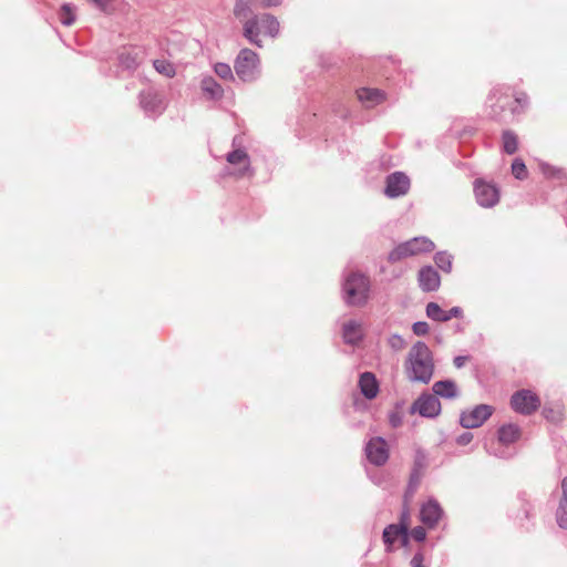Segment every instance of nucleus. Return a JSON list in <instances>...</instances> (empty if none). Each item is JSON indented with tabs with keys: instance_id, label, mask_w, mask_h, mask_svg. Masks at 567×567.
I'll use <instances>...</instances> for the list:
<instances>
[{
	"instance_id": "29",
	"label": "nucleus",
	"mask_w": 567,
	"mask_h": 567,
	"mask_svg": "<svg viewBox=\"0 0 567 567\" xmlns=\"http://www.w3.org/2000/svg\"><path fill=\"white\" fill-rule=\"evenodd\" d=\"M61 23L64 25H71L75 21L74 9L70 4H63L59 12Z\"/></svg>"
},
{
	"instance_id": "7",
	"label": "nucleus",
	"mask_w": 567,
	"mask_h": 567,
	"mask_svg": "<svg viewBox=\"0 0 567 567\" xmlns=\"http://www.w3.org/2000/svg\"><path fill=\"white\" fill-rule=\"evenodd\" d=\"M539 404V398L529 390L517 391L511 399L513 410L525 415H529L536 411Z\"/></svg>"
},
{
	"instance_id": "40",
	"label": "nucleus",
	"mask_w": 567,
	"mask_h": 567,
	"mask_svg": "<svg viewBox=\"0 0 567 567\" xmlns=\"http://www.w3.org/2000/svg\"><path fill=\"white\" fill-rule=\"evenodd\" d=\"M473 440V434L471 432H464L456 437V443L458 445L465 446L470 444Z\"/></svg>"
},
{
	"instance_id": "9",
	"label": "nucleus",
	"mask_w": 567,
	"mask_h": 567,
	"mask_svg": "<svg viewBox=\"0 0 567 567\" xmlns=\"http://www.w3.org/2000/svg\"><path fill=\"white\" fill-rule=\"evenodd\" d=\"M409 188L410 179L404 173L395 172L386 177V196L394 198L405 195Z\"/></svg>"
},
{
	"instance_id": "42",
	"label": "nucleus",
	"mask_w": 567,
	"mask_h": 567,
	"mask_svg": "<svg viewBox=\"0 0 567 567\" xmlns=\"http://www.w3.org/2000/svg\"><path fill=\"white\" fill-rule=\"evenodd\" d=\"M423 563H424V555H423V553L417 551L412 557L410 564L412 567H425Z\"/></svg>"
},
{
	"instance_id": "8",
	"label": "nucleus",
	"mask_w": 567,
	"mask_h": 567,
	"mask_svg": "<svg viewBox=\"0 0 567 567\" xmlns=\"http://www.w3.org/2000/svg\"><path fill=\"white\" fill-rule=\"evenodd\" d=\"M364 452L368 461L375 466L384 465L390 455L386 441L380 436L370 439Z\"/></svg>"
},
{
	"instance_id": "15",
	"label": "nucleus",
	"mask_w": 567,
	"mask_h": 567,
	"mask_svg": "<svg viewBox=\"0 0 567 567\" xmlns=\"http://www.w3.org/2000/svg\"><path fill=\"white\" fill-rule=\"evenodd\" d=\"M441 284L437 271L431 267H423L419 272V285L423 291L430 292L439 289Z\"/></svg>"
},
{
	"instance_id": "33",
	"label": "nucleus",
	"mask_w": 567,
	"mask_h": 567,
	"mask_svg": "<svg viewBox=\"0 0 567 567\" xmlns=\"http://www.w3.org/2000/svg\"><path fill=\"white\" fill-rule=\"evenodd\" d=\"M528 105V97L525 93H518L514 99V105L512 106L513 113H519Z\"/></svg>"
},
{
	"instance_id": "46",
	"label": "nucleus",
	"mask_w": 567,
	"mask_h": 567,
	"mask_svg": "<svg viewBox=\"0 0 567 567\" xmlns=\"http://www.w3.org/2000/svg\"><path fill=\"white\" fill-rule=\"evenodd\" d=\"M402 523H406L409 525V512L406 509H404L401 514L400 524H402Z\"/></svg>"
},
{
	"instance_id": "24",
	"label": "nucleus",
	"mask_w": 567,
	"mask_h": 567,
	"mask_svg": "<svg viewBox=\"0 0 567 567\" xmlns=\"http://www.w3.org/2000/svg\"><path fill=\"white\" fill-rule=\"evenodd\" d=\"M142 107L146 111H158L163 109V97L157 93H147L141 100Z\"/></svg>"
},
{
	"instance_id": "11",
	"label": "nucleus",
	"mask_w": 567,
	"mask_h": 567,
	"mask_svg": "<svg viewBox=\"0 0 567 567\" xmlns=\"http://www.w3.org/2000/svg\"><path fill=\"white\" fill-rule=\"evenodd\" d=\"M475 196L480 205L484 207L494 206L498 199V190L494 185L477 181L474 187Z\"/></svg>"
},
{
	"instance_id": "2",
	"label": "nucleus",
	"mask_w": 567,
	"mask_h": 567,
	"mask_svg": "<svg viewBox=\"0 0 567 567\" xmlns=\"http://www.w3.org/2000/svg\"><path fill=\"white\" fill-rule=\"evenodd\" d=\"M279 32L280 23L278 19L269 13L250 18V20L245 21L243 28L244 38L257 48H264L265 40L276 39Z\"/></svg>"
},
{
	"instance_id": "25",
	"label": "nucleus",
	"mask_w": 567,
	"mask_h": 567,
	"mask_svg": "<svg viewBox=\"0 0 567 567\" xmlns=\"http://www.w3.org/2000/svg\"><path fill=\"white\" fill-rule=\"evenodd\" d=\"M202 89L212 99H219L223 95V87L213 78H205L202 81Z\"/></svg>"
},
{
	"instance_id": "44",
	"label": "nucleus",
	"mask_w": 567,
	"mask_h": 567,
	"mask_svg": "<svg viewBox=\"0 0 567 567\" xmlns=\"http://www.w3.org/2000/svg\"><path fill=\"white\" fill-rule=\"evenodd\" d=\"M467 360H468V357H466V355H457L454 358L453 363L457 369H461L465 365Z\"/></svg>"
},
{
	"instance_id": "50",
	"label": "nucleus",
	"mask_w": 567,
	"mask_h": 567,
	"mask_svg": "<svg viewBox=\"0 0 567 567\" xmlns=\"http://www.w3.org/2000/svg\"><path fill=\"white\" fill-rule=\"evenodd\" d=\"M544 413H545L546 419H549V416H553V413H549V415H548L546 410L544 411Z\"/></svg>"
},
{
	"instance_id": "28",
	"label": "nucleus",
	"mask_w": 567,
	"mask_h": 567,
	"mask_svg": "<svg viewBox=\"0 0 567 567\" xmlns=\"http://www.w3.org/2000/svg\"><path fill=\"white\" fill-rule=\"evenodd\" d=\"M503 147L507 154H514L517 151L518 143L517 136L512 132H504L503 134Z\"/></svg>"
},
{
	"instance_id": "1",
	"label": "nucleus",
	"mask_w": 567,
	"mask_h": 567,
	"mask_svg": "<svg viewBox=\"0 0 567 567\" xmlns=\"http://www.w3.org/2000/svg\"><path fill=\"white\" fill-rule=\"evenodd\" d=\"M404 373L411 383L429 384L434 375L433 352L423 341H416L410 348L403 363Z\"/></svg>"
},
{
	"instance_id": "45",
	"label": "nucleus",
	"mask_w": 567,
	"mask_h": 567,
	"mask_svg": "<svg viewBox=\"0 0 567 567\" xmlns=\"http://www.w3.org/2000/svg\"><path fill=\"white\" fill-rule=\"evenodd\" d=\"M281 2L282 0H260V6L262 8L278 7Z\"/></svg>"
},
{
	"instance_id": "6",
	"label": "nucleus",
	"mask_w": 567,
	"mask_h": 567,
	"mask_svg": "<svg viewBox=\"0 0 567 567\" xmlns=\"http://www.w3.org/2000/svg\"><path fill=\"white\" fill-rule=\"evenodd\" d=\"M412 413H419L423 417L434 419L441 413L439 398L431 393H422L411 405Z\"/></svg>"
},
{
	"instance_id": "38",
	"label": "nucleus",
	"mask_w": 567,
	"mask_h": 567,
	"mask_svg": "<svg viewBox=\"0 0 567 567\" xmlns=\"http://www.w3.org/2000/svg\"><path fill=\"white\" fill-rule=\"evenodd\" d=\"M412 330L416 336H424L429 332V324L425 321L414 322Z\"/></svg>"
},
{
	"instance_id": "48",
	"label": "nucleus",
	"mask_w": 567,
	"mask_h": 567,
	"mask_svg": "<svg viewBox=\"0 0 567 567\" xmlns=\"http://www.w3.org/2000/svg\"><path fill=\"white\" fill-rule=\"evenodd\" d=\"M487 451H488V453L494 454L495 456H499V457H502V456H503V454H501V453H496V452H492V451H489L488 449H487Z\"/></svg>"
},
{
	"instance_id": "4",
	"label": "nucleus",
	"mask_w": 567,
	"mask_h": 567,
	"mask_svg": "<svg viewBox=\"0 0 567 567\" xmlns=\"http://www.w3.org/2000/svg\"><path fill=\"white\" fill-rule=\"evenodd\" d=\"M259 63V55L251 49L244 48L235 60L234 69L243 81H252L258 73Z\"/></svg>"
},
{
	"instance_id": "23",
	"label": "nucleus",
	"mask_w": 567,
	"mask_h": 567,
	"mask_svg": "<svg viewBox=\"0 0 567 567\" xmlns=\"http://www.w3.org/2000/svg\"><path fill=\"white\" fill-rule=\"evenodd\" d=\"M120 64L127 70H135L140 63L141 58L135 49H124L118 55Z\"/></svg>"
},
{
	"instance_id": "49",
	"label": "nucleus",
	"mask_w": 567,
	"mask_h": 567,
	"mask_svg": "<svg viewBox=\"0 0 567 567\" xmlns=\"http://www.w3.org/2000/svg\"><path fill=\"white\" fill-rule=\"evenodd\" d=\"M544 413H545L546 419H549V416H553V413H549V415H548L546 410L544 411Z\"/></svg>"
},
{
	"instance_id": "12",
	"label": "nucleus",
	"mask_w": 567,
	"mask_h": 567,
	"mask_svg": "<svg viewBox=\"0 0 567 567\" xmlns=\"http://www.w3.org/2000/svg\"><path fill=\"white\" fill-rule=\"evenodd\" d=\"M443 515V509L435 499H429L422 505L420 516L424 525L432 528L436 526Z\"/></svg>"
},
{
	"instance_id": "3",
	"label": "nucleus",
	"mask_w": 567,
	"mask_h": 567,
	"mask_svg": "<svg viewBox=\"0 0 567 567\" xmlns=\"http://www.w3.org/2000/svg\"><path fill=\"white\" fill-rule=\"evenodd\" d=\"M371 282L368 276L360 271H347L343 274L341 296L349 307H363L370 299Z\"/></svg>"
},
{
	"instance_id": "39",
	"label": "nucleus",
	"mask_w": 567,
	"mask_h": 567,
	"mask_svg": "<svg viewBox=\"0 0 567 567\" xmlns=\"http://www.w3.org/2000/svg\"><path fill=\"white\" fill-rule=\"evenodd\" d=\"M411 535L416 542H423L426 537V532L422 526H417L412 529Z\"/></svg>"
},
{
	"instance_id": "41",
	"label": "nucleus",
	"mask_w": 567,
	"mask_h": 567,
	"mask_svg": "<svg viewBox=\"0 0 567 567\" xmlns=\"http://www.w3.org/2000/svg\"><path fill=\"white\" fill-rule=\"evenodd\" d=\"M420 476H421L420 472H415V471L412 472L410 482H409V489L411 493H413L415 491V488L417 487L419 482H420Z\"/></svg>"
},
{
	"instance_id": "26",
	"label": "nucleus",
	"mask_w": 567,
	"mask_h": 567,
	"mask_svg": "<svg viewBox=\"0 0 567 567\" xmlns=\"http://www.w3.org/2000/svg\"><path fill=\"white\" fill-rule=\"evenodd\" d=\"M154 69L162 75L172 79L176 75L175 66L172 62L165 59H157L153 62Z\"/></svg>"
},
{
	"instance_id": "43",
	"label": "nucleus",
	"mask_w": 567,
	"mask_h": 567,
	"mask_svg": "<svg viewBox=\"0 0 567 567\" xmlns=\"http://www.w3.org/2000/svg\"><path fill=\"white\" fill-rule=\"evenodd\" d=\"M90 1L93 2L96 7H99L102 11L109 13L111 3L114 0H90Z\"/></svg>"
},
{
	"instance_id": "14",
	"label": "nucleus",
	"mask_w": 567,
	"mask_h": 567,
	"mask_svg": "<svg viewBox=\"0 0 567 567\" xmlns=\"http://www.w3.org/2000/svg\"><path fill=\"white\" fill-rule=\"evenodd\" d=\"M227 162L235 166V171L231 173L239 177L245 176L250 168V161L248 154L243 150H235L227 155Z\"/></svg>"
},
{
	"instance_id": "32",
	"label": "nucleus",
	"mask_w": 567,
	"mask_h": 567,
	"mask_svg": "<svg viewBox=\"0 0 567 567\" xmlns=\"http://www.w3.org/2000/svg\"><path fill=\"white\" fill-rule=\"evenodd\" d=\"M512 173L517 179H525L527 177L526 165L520 159H515L512 164Z\"/></svg>"
},
{
	"instance_id": "27",
	"label": "nucleus",
	"mask_w": 567,
	"mask_h": 567,
	"mask_svg": "<svg viewBox=\"0 0 567 567\" xmlns=\"http://www.w3.org/2000/svg\"><path fill=\"white\" fill-rule=\"evenodd\" d=\"M452 255L449 254L447 250H439L436 252V255L434 256V260H435V264L436 266L445 271V272H450L451 269H452Z\"/></svg>"
},
{
	"instance_id": "34",
	"label": "nucleus",
	"mask_w": 567,
	"mask_h": 567,
	"mask_svg": "<svg viewBox=\"0 0 567 567\" xmlns=\"http://www.w3.org/2000/svg\"><path fill=\"white\" fill-rule=\"evenodd\" d=\"M406 245L410 246V248H430L434 246V244L425 237H415L408 241Z\"/></svg>"
},
{
	"instance_id": "36",
	"label": "nucleus",
	"mask_w": 567,
	"mask_h": 567,
	"mask_svg": "<svg viewBox=\"0 0 567 567\" xmlns=\"http://www.w3.org/2000/svg\"><path fill=\"white\" fill-rule=\"evenodd\" d=\"M215 72L221 79H233L231 68L227 63H217L215 65Z\"/></svg>"
},
{
	"instance_id": "18",
	"label": "nucleus",
	"mask_w": 567,
	"mask_h": 567,
	"mask_svg": "<svg viewBox=\"0 0 567 567\" xmlns=\"http://www.w3.org/2000/svg\"><path fill=\"white\" fill-rule=\"evenodd\" d=\"M343 341L348 344H357L363 338L362 324L357 320H350L342 327Z\"/></svg>"
},
{
	"instance_id": "16",
	"label": "nucleus",
	"mask_w": 567,
	"mask_h": 567,
	"mask_svg": "<svg viewBox=\"0 0 567 567\" xmlns=\"http://www.w3.org/2000/svg\"><path fill=\"white\" fill-rule=\"evenodd\" d=\"M355 94L365 107H373L385 101L384 92L379 89L361 87L357 90Z\"/></svg>"
},
{
	"instance_id": "30",
	"label": "nucleus",
	"mask_w": 567,
	"mask_h": 567,
	"mask_svg": "<svg viewBox=\"0 0 567 567\" xmlns=\"http://www.w3.org/2000/svg\"><path fill=\"white\" fill-rule=\"evenodd\" d=\"M540 167V171L542 173L547 177V178H563L565 177V172L563 168H558V167H555V166H551L547 163H542L539 165Z\"/></svg>"
},
{
	"instance_id": "47",
	"label": "nucleus",
	"mask_w": 567,
	"mask_h": 567,
	"mask_svg": "<svg viewBox=\"0 0 567 567\" xmlns=\"http://www.w3.org/2000/svg\"><path fill=\"white\" fill-rule=\"evenodd\" d=\"M399 423H400V419H398V417H392V419H391V424H392L393 426H398V425H399Z\"/></svg>"
},
{
	"instance_id": "22",
	"label": "nucleus",
	"mask_w": 567,
	"mask_h": 567,
	"mask_svg": "<svg viewBox=\"0 0 567 567\" xmlns=\"http://www.w3.org/2000/svg\"><path fill=\"white\" fill-rule=\"evenodd\" d=\"M519 427L515 424H505L498 429V442L508 445L519 439Z\"/></svg>"
},
{
	"instance_id": "37",
	"label": "nucleus",
	"mask_w": 567,
	"mask_h": 567,
	"mask_svg": "<svg viewBox=\"0 0 567 567\" xmlns=\"http://www.w3.org/2000/svg\"><path fill=\"white\" fill-rule=\"evenodd\" d=\"M414 252H415V250H409V249H405V250H391V252L389 255V259L394 261V260L400 259L401 257L413 256Z\"/></svg>"
},
{
	"instance_id": "21",
	"label": "nucleus",
	"mask_w": 567,
	"mask_h": 567,
	"mask_svg": "<svg viewBox=\"0 0 567 567\" xmlns=\"http://www.w3.org/2000/svg\"><path fill=\"white\" fill-rule=\"evenodd\" d=\"M561 498L556 512L557 524L561 528H567V477L561 481Z\"/></svg>"
},
{
	"instance_id": "31",
	"label": "nucleus",
	"mask_w": 567,
	"mask_h": 567,
	"mask_svg": "<svg viewBox=\"0 0 567 567\" xmlns=\"http://www.w3.org/2000/svg\"><path fill=\"white\" fill-rule=\"evenodd\" d=\"M426 466H427V455L422 449L417 447L415 450V454H414L413 471L421 473Z\"/></svg>"
},
{
	"instance_id": "35",
	"label": "nucleus",
	"mask_w": 567,
	"mask_h": 567,
	"mask_svg": "<svg viewBox=\"0 0 567 567\" xmlns=\"http://www.w3.org/2000/svg\"><path fill=\"white\" fill-rule=\"evenodd\" d=\"M388 344L394 351H400L404 348L405 341L400 334H392L388 339Z\"/></svg>"
},
{
	"instance_id": "19",
	"label": "nucleus",
	"mask_w": 567,
	"mask_h": 567,
	"mask_svg": "<svg viewBox=\"0 0 567 567\" xmlns=\"http://www.w3.org/2000/svg\"><path fill=\"white\" fill-rule=\"evenodd\" d=\"M433 394L443 399H455L458 396V389L452 380L436 381L432 386Z\"/></svg>"
},
{
	"instance_id": "13",
	"label": "nucleus",
	"mask_w": 567,
	"mask_h": 567,
	"mask_svg": "<svg viewBox=\"0 0 567 567\" xmlns=\"http://www.w3.org/2000/svg\"><path fill=\"white\" fill-rule=\"evenodd\" d=\"M463 310L460 307H453L449 311L443 310L436 302H429L426 305V316L440 322H446L452 318H461Z\"/></svg>"
},
{
	"instance_id": "10",
	"label": "nucleus",
	"mask_w": 567,
	"mask_h": 567,
	"mask_svg": "<svg viewBox=\"0 0 567 567\" xmlns=\"http://www.w3.org/2000/svg\"><path fill=\"white\" fill-rule=\"evenodd\" d=\"M383 542L386 546V551L392 550V545L398 540L401 539L403 545L408 544L409 539V532H408V524H390L388 525L382 535Z\"/></svg>"
},
{
	"instance_id": "20",
	"label": "nucleus",
	"mask_w": 567,
	"mask_h": 567,
	"mask_svg": "<svg viewBox=\"0 0 567 567\" xmlns=\"http://www.w3.org/2000/svg\"><path fill=\"white\" fill-rule=\"evenodd\" d=\"M256 0H235L233 12L236 19L244 25L245 21L256 16L254 14Z\"/></svg>"
},
{
	"instance_id": "17",
	"label": "nucleus",
	"mask_w": 567,
	"mask_h": 567,
	"mask_svg": "<svg viewBox=\"0 0 567 567\" xmlns=\"http://www.w3.org/2000/svg\"><path fill=\"white\" fill-rule=\"evenodd\" d=\"M359 388L362 395L368 400L377 398L380 390L379 382L372 372H363L360 374Z\"/></svg>"
},
{
	"instance_id": "5",
	"label": "nucleus",
	"mask_w": 567,
	"mask_h": 567,
	"mask_svg": "<svg viewBox=\"0 0 567 567\" xmlns=\"http://www.w3.org/2000/svg\"><path fill=\"white\" fill-rule=\"evenodd\" d=\"M494 412V408L488 404H478L472 409L464 410L460 414V424L464 429H477L487 421Z\"/></svg>"
}]
</instances>
